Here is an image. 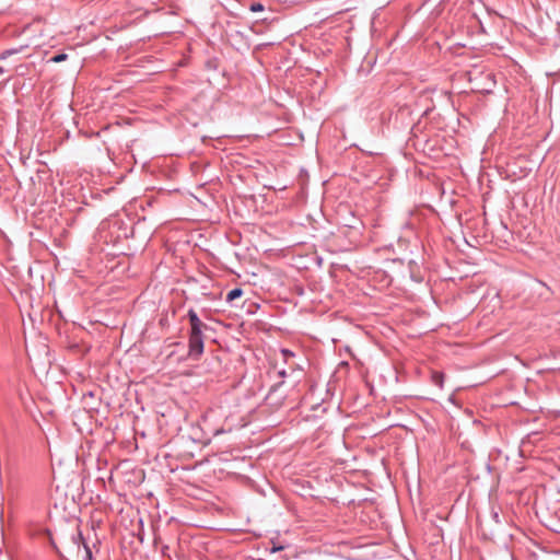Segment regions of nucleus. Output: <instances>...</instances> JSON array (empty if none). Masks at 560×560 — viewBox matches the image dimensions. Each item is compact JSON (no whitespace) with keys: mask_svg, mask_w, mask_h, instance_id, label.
<instances>
[{"mask_svg":"<svg viewBox=\"0 0 560 560\" xmlns=\"http://www.w3.org/2000/svg\"><path fill=\"white\" fill-rule=\"evenodd\" d=\"M190 324L189 338H188V357L191 360H199L203 353V330L208 326L201 322L195 310L190 308L187 313Z\"/></svg>","mask_w":560,"mask_h":560,"instance_id":"f257e3e1","label":"nucleus"},{"mask_svg":"<svg viewBox=\"0 0 560 560\" xmlns=\"http://www.w3.org/2000/svg\"><path fill=\"white\" fill-rule=\"evenodd\" d=\"M295 373L301 374V373H302V370H301V369H295V368H293V366H290V372H289V371H287L285 369L279 370V371H278V376L281 378V381H280V382H278V383H276V384L271 387L270 392H275V390H277V388L283 384V382H284V378H285V377L292 376V375H294Z\"/></svg>","mask_w":560,"mask_h":560,"instance_id":"f03ea898","label":"nucleus"},{"mask_svg":"<svg viewBox=\"0 0 560 560\" xmlns=\"http://www.w3.org/2000/svg\"><path fill=\"white\" fill-rule=\"evenodd\" d=\"M28 47H30V44L25 43V44H21L19 46H15V47H11V48L4 49V50L0 51V60H5L7 58H9V57H11L13 55H18L20 52H23Z\"/></svg>","mask_w":560,"mask_h":560,"instance_id":"7ed1b4c3","label":"nucleus"},{"mask_svg":"<svg viewBox=\"0 0 560 560\" xmlns=\"http://www.w3.org/2000/svg\"><path fill=\"white\" fill-rule=\"evenodd\" d=\"M243 290L241 288H234L232 289L228 294H226V298H225V301L228 303H231L233 302L234 300L241 298L243 295Z\"/></svg>","mask_w":560,"mask_h":560,"instance_id":"20e7f679","label":"nucleus"},{"mask_svg":"<svg viewBox=\"0 0 560 560\" xmlns=\"http://www.w3.org/2000/svg\"><path fill=\"white\" fill-rule=\"evenodd\" d=\"M281 354H282V357H283V361H284V363H287V364L289 363V360H290L291 358H294V355H295V354H294L292 351H290L289 349H282V350H281Z\"/></svg>","mask_w":560,"mask_h":560,"instance_id":"39448f33","label":"nucleus"},{"mask_svg":"<svg viewBox=\"0 0 560 560\" xmlns=\"http://www.w3.org/2000/svg\"><path fill=\"white\" fill-rule=\"evenodd\" d=\"M68 58L67 54H58L50 58L51 62L59 63L65 61Z\"/></svg>","mask_w":560,"mask_h":560,"instance_id":"423d86ee","label":"nucleus"},{"mask_svg":"<svg viewBox=\"0 0 560 560\" xmlns=\"http://www.w3.org/2000/svg\"><path fill=\"white\" fill-rule=\"evenodd\" d=\"M249 10L252 12H261L264 11V5L260 2H254L250 4Z\"/></svg>","mask_w":560,"mask_h":560,"instance_id":"0eeeda50","label":"nucleus"},{"mask_svg":"<svg viewBox=\"0 0 560 560\" xmlns=\"http://www.w3.org/2000/svg\"><path fill=\"white\" fill-rule=\"evenodd\" d=\"M84 553H85L86 559H91L92 552H91V549L86 545H84Z\"/></svg>","mask_w":560,"mask_h":560,"instance_id":"6e6552de","label":"nucleus"},{"mask_svg":"<svg viewBox=\"0 0 560 560\" xmlns=\"http://www.w3.org/2000/svg\"><path fill=\"white\" fill-rule=\"evenodd\" d=\"M224 432H226L225 429H223V428L222 429H218V430L214 431V435H219V434L224 433Z\"/></svg>","mask_w":560,"mask_h":560,"instance_id":"1a4fd4ad","label":"nucleus"},{"mask_svg":"<svg viewBox=\"0 0 560 560\" xmlns=\"http://www.w3.org/2000/svg\"><path fill=\"white\" fill-rule=\"evenodd\" d=\"M434 378H435V382L438 383V381L441 383L442 382V375H434Z\"/></svg>","mask_w":560,"mask_h":560,"instance_id":"9d476101","label":"nucleus"},{"mask_svg":"<svg viewBox=\"0 0 560 560\" xmlns=\"http://www.w3.org/2000/svg\"><path fill=\"white\" fill-rule=\"evenodd\" d=\"M2 73H3V69L0 67V74H2Z\"/></svg>","mask_w":560,"mask_h":560,"instance_id":"9b49d317","label":"nucleus"}]
</instances>
